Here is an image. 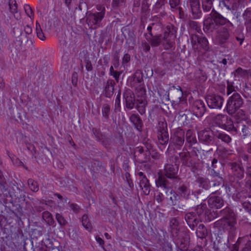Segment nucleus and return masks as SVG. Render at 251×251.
<instances>
[{
	"label": "nucleus",
	"mask_w": 251,
	"mask_h": 251,
	"mask_svg": "<svg viewBox=\"0 0 251 251\" xmlns=\"http://www.w3.org/2000/svg\"><path fill=\"white\" fill-rule=\"evenodd\" d=\"M24 9L27 16H30L33 14V11L31 7L28 5H25Z\"/></svg>",
	"instance_id": "64"
},
{
	"label": "nucleus",
	"mask_w": 251,
	"mask_h": 251,
	"mask_svg": "<svg viewBox=\"0 0 251 251\" xmlns=\"http://www.w3.org/2000/svg\"><path fill=\"white\" fill-rule=\"evenodd\" d=\"M178 170V167H175L172 164H167L165 166L164 168V176L166 177L173 179L177 178V173ZM164 176V175H163Z\"/></svg>",
	"instance_id": "16"
},
{
	"label": "nucleus",
	"mask_w": 251,
	"mask_h": 251,
	"mask_svg": "<svg viewBox=\"0 0 251 251\" xmlns=\"http://www.w3.org/2000/svg\"><path fill=\"white\" fill-rule=\"evenodd\" d=\"M158 94L162 102H167L169 100V92L164 90L162 88L159 87L158 89Z\"/></svg>",
	"instance_id": "34"
},
{
	"label": "nucleus",
	"mask_w": 251,
	"mask_h": 251,
	"mask_svg": "<svg viewBox=\"0 0 251 251\" xmlns=\"http://www.w3.org/2000/svg\"><path fill=\"white\" fill-rule=\"evenodd\" d=\"M184 219L187 225L192 230H194L199 222L196 214L193 212L186 213Z\"/></svg>",
	"instance_id": "15"
},
{
	"label": "nucleus",
	"mask_w": 251,
	"mask_h": 251,
	"mask_svg": "<svg viewBox=\"0 0 251 251\" xmlns=\"http://www.w3.org/2000/svg\"><path fill=\"white\" fill-rule=\"evenodd\" d=\"M151 38L149 40L147 37L146 39L149 41L151 45L153 47L158 46L160 44H163V37L161 34L151 36Z\"/></svg>",
	"instance_id": "26"
},
{
	"label": "nucleus",
	"mask_w": 251,
	"mask_h": 251,
	"mask_svg": "<svg viewBox=\"0 0 251 251\" xmlns=\"http://www.w3.org/2000/svg\"><path fill=\"white\" fill-rule=\"evenodd\" d=\"M138 101L139 102L137 104V109L139 113L141 114H144L145 113V105L147 102L143 99L138 100Z\"/></svg>",
	"instance_id": "44"
},
{
	"label": "nucleus",
	"mask_w": 251,
	"mask_h": 251,
	"mask_svg": "<svg viewBox=\"0 0 251 251\" xmlns=\"http://www.w3.org/2000/svg\"><path fill=\"white\" fill-rule=\"evenodd\" d=\"M219 216V213L217 212L211 211L210 209H207L205 211L203 217L206 222H210Z\"/></svg>",
	"instance_id": "32"
},
{
	"label": "nucleus",
	"mask_w": 251,
	"mask_h": 251,
	"mask_svg": "<svg viewBox=\"0 0 251 251\" xmlns=\"http://www.w3.org/2000/svg\"><path fill=\"white\" fill-rule=\"evenodd\" d=\"M193 15H198L201 12L200 0H189Z\"/></svg>",
	"instance_id": "30"
},
{
	"label": "nucleus",
	"mask_w": 251,
	"mask_h": 251,
	"mask_svg": "<svg viewBox=\"0 0 251 251\" xmlns=\"http://www.w3.org/2000/svg\"><path fill=\"white\" fill-rule=\"evenodd\" d=\"M207 209V205L205 203H201V204L197 206L195 208V211L198 216H200L202 214L204 215Z\"/></svg>",
	"instance_id": "40"
},
{
	"label": "nucleus",
	"mask_w": 251,
	"mask_h": 251,
	"mask_svg": "<svg viewBox=\"0 0 251 251\" xmlns=\"http://www.w3.org/2000/svg\"><path fill=\"white\" fill-rule=\"evenodd\" d=\"M103 17H87L86 22L90 28H93L94 25H96L94 28L100 26V23L102 20Z\"/></svg>",
	"instance_id": "22"
},
{
	"label": "nucleus",
	"mask_w": 251,
	"mask_h": 251,
	"mask_svg": "<svg viewBox=\"0 0 251 251\" xmlns=\"http://www.w3.org/2000/svg\"><path fill=\"white\" fill-rule=\"evenodd\" d=\"M235 124L236 125V126L233 124V122L232 119L227 116V120L225 122V123L222 128L236 134L237 133V127L236 123Z\"/></svg>",
	"instance_id": "21"
},
{
	"label": "nucleus",
	"mask_w": 251,
	"mask_h": 251,
	"mask_svg": "<svg viewBox=\"0 0 251 251\" xmlns=\"http://www.w3.org/2000/svg\"><path fill=\"white\" fill-rule=\"evenodd\" d=\"M212 186L218 189L223 184L224 180L222 177L218 176L217 178L212 180L210 181Z\"/></svg>",
	"instance_id": "48"
},
{
	"label": "nucleus",
	"mask_w": 251,
	"mask_h": 251,
	"mask_svg": "<svg viewBox=\"0 0 251 251\" xmlns=\"http://www.w3.org/2000/svg\"><path fill=\"white\" fill-rule=\"evenodd\" d=\"M185 133L180 128H177L171 137L170 141L174 145L181 147L184 143Z\"/></svg>",
	"instance_id": "12"
},
{
	"label": "nucleus",
	"mask_w": 251,
	"mask_h": 251,
	"mask_svg": "<svg viewBox=\"0 0 251 251\" xmlns=\"http://www.w3.org/2000/svg\"><path fill=\"white\" fill-rule=\"evenodd\" d=\"M228 166L230 167L233 175L238 179L236 181V185L235 186L237 189H240L243 185L241 180L244 177V169L243 167L236 162L229 163Z\"/></svg>",
	"instance_id": "5"
},
{
	"label": "nucleus",
	"mask_w": 251,
	"mask_h": 251,
	"mask_svg": "<svg viewBox=\"0 0 251 251\" xmlns=\"http://www.w3.org/2000/svg\"><path fill=\"white\" fill-rule=\"evenodd\" d=\"M134 157L135 160L140 163L147 161V154L144 153V149L141 147H136L134 149Z\"/></svg>",
	"instance_id": "19"
},
{
	"label": "nucleus",
	"mask_w": 251,
	"mask_h": 251,
	"mask_svg": "<svg viewBox=\"0 0 251 251\" xmlns=\"http://www.w3.org/2000/svg\"><path fill=\"white\" fill-rule=\"evenodd\" d=\"M199 37H200L198 35L193 34L191 35V44L192 46L195 45L197 43H198Z\"/></svg>",
	"instance_id": "63"
},
{
	"label": "nucleus",
	"mask_w": 251,
	"mask_h": 251,
	"mask_svg": "<svg viewBox=\"0 0 251 251\" xmlns=\"http://www.w3.org/2000/svg\"><path fill=\"white\" fill-rule=\"evenodd\" d=\"M199 142L206 145L212 144L214 141V136L212 131L209 128H205L198 132Z\"/></svg>",
	"instance_id": "8"
},
{
	"label": "nucleus",
	"mask_w": 251,
	"mask_h": 251,
	"mask_svg": "<svg viewBox=\"0 0 251 251\" xmlns=\"http://www.w3.org/2000/svg\"><path fill=\"white\" fill-rule=\"evenodd\" d=\"M198 44L205 50H207L209 49L208 42L207 39L204 37H199Z\"/></svg>",
	"instance_id": "47"
},
{
	"label": "nucleus",
	"mask_w": 251,
	"mask_h": 251,
	"mask_svg": "<svg viewBox=\"0 0 251 251\" xmlns=\"http://www.w3.org/2000/svg\"><path fill=\"white\" fill-rule=\"evenodd\" d=\"M235 91V88L233 86V83L232 82H230L229 81H227V94L229 95L232 92Z\"/></svg>",
	"instance_id": "57"
},
{
	"label": "nucleus",
	"mask_w": 251,
	"mask_h": 251,
	"mask_svg": "<svg viewBox=\"0 0 251 251\" xmlns=\"http://www.w3.org/2000/svg\"><path fill=\"white\" fill-rule=\"evenodd\" d=\"M199 186L208 190L210 188V181L207 178L203 177H199L196 180Z\"/></svg>",
	"instance_id": "33"
},
{
	"label": "nucleus",
	"mask_w": 251,
	"mask_h": 251,
	"mask_svg": "<svg viewBox=\"0 0 251 251\" xmlns=\"http://www.w3.org/2000/svg\"><path fill=\"white\" fill-rule=\"evenodd\" d=\"M194 114L198 117H201L206 111V107L204 102L200 100L194 101L192 105Z\"/></svg>",
	"instance_id": "14"
},
{
	"label": "nucleus",
	"mask_w": 251,
	"mask_h": 251,
	"mask_svg": "<svg viewBox=\"0 0 251 251\" xmlns=\"http://www.w3.org/2000/svg\"><path fill=\"white\" fill-rule=\"evenodd\" d=\"M244 100L240 95L235 92L230 96L227 101L226 110L229 115H232L242 106Z\"/></svg>",
	"instance_id": "3"
},
{
	"label": "nucleus",
	"mask_w": 251,
	"mask_h": 251,
	"mask_svg": "<svg viewBox=\"0 0 251 251\" xmlns=\"http://www.w3.org/2000/svg\"><path fill=\"white\" fill-rule=\"evenodd\" d=\"M245 186L247 190L248 191V196L251 198V180L248 179L246 180Z\"/></svg>",
	"instance_id": "59"
},
{
	"label": "nucleus",
	"mask_w": 251,
	"mask_h": 251,
	"mask_svg": "<svg viewBox=\"0 0 251 251\" xmlns=\"http://www.w3.org/2000/svg\"><path fill=\"white\" fill-rule=\"evenodd\" d=\"M167 124L164 122H159L157 137L160 144L167 145L169 140V134L167 131Z\"/></svg>",
	"instance_id": "11"
},
{
	"label": "nucleus",
	"mask_w": 251,
	"mask_h": 251,
	"mask_svg": "<svg viewBox=\"0 0 251 251\" xmlns=\"http://www.w3.org/2000/svg\"><path fill=\"white\" fill-rule=\"evenodd\" d=\"M97 9L98 11L97 12L99 16H103L105 14V7L101 5H98Z\"/></svg>",
	"instance_id": "60"
},
{
	"label": "nucleus",
	"mask_w": 251,
	"mask_h": 251,
	"mask_svg": "<svg viewBox=\"0 0 251 251\" xmlns=\"http://www.w3.org/2000/svg\"><path fill=\"white\" fill-rule=\"evenodd\" d=\"M136 92L137 97H141V99H143L142 98H144L145 96L146 95V89L145 87L141 85L136 87ZM143 100H145V99H144Z\"/></svg>",
	"instance_id": "45"
},
{
	"label": "nucleus",
	"mask_w": 251,
	"mask_h": 251,
	"mask_svg": "<svg viewBox=\"0 0 251 251\" xmlns=\"http://www.w3.org/2000/svg\"><path fill=\"white\" fill-rule=\"evenodd\" d=\"M42 218L50 226H52L54 223V220L53 219L51 213L48 211H44L43 212Z\"/></svg>",
	"instance_id": "36"
},
{
	"label": "nucleus",
	"mask_w": 251,
	"mask_h": 251,
	"mask_svg": "<svg viewBox=\"0 0 251 251\" xmlns=\"http://www.w3.org/2000/svg\"><path fill=\"white\" fill-rule=\"evenodd\" d=\"M140 187L145 195H149L151 191V185L147 178L140 180Z\"/></svg>",
	"instance_id": "24"
},
{
	"label": "nucleus",
	"mask_w": 251,
	"mask_h": 251,
	"mask_svg": "<svg viewBox=\"0 0 251 251\" xmlns=\"http://www.w3.org/2000/svg\"><path fill=\"white\" fill-rule=\"evenodd\" d=\"M179 156L183 165L187 167L194 168L195 164L192 159L188 151H182L179 153Z\"/></svg>",
	"instance_id": "17"
},
{
	"label": "nucleus",
	"mask_w": 251,
	"mask_h": 251,
	"mask_svg": "<svg viewBox=\"0 0 251 251\" xmlns=\"http://www.w3.org/2000/svg\"><path fill=\"white\" fill-rule=\"evenodd\" d=\"M143 81V75L141 70H138L133 76V81L135 83H141Z\"/></svg>",
	"instance_id": "37"
},
{
	"label": "nucleus",
	"mask_w": 251,
	"mask_h": 251,
	"mask_svg": "<svg viewBox=\"0 0 251 251\" xmlns=\"http://www.w3.org/2000/svg\"><path fill=\"white\" fill-rule=\"evenodd\" d=\"M186 143L189 144V147H192L193 146L197 145V140L196 136L193 135L191 130H188L186 133Z\"/></svg>",
	"instance_id": "25"
},
{
	"label": "nucleus",
	"mask_w": 251,
	"mask_h": 251,
	"mask_svg": "<svg viewBox=\"0 0 251 251\" xmlns=\"http://www.w3.org/2000/svg\"><path fill=\"white\" fill-rule=\"evenodd\" d=\"M177 192L178 194L183 198H187L189 193L188 188L184 185L180 186L178 188Z\"/></svg>",
	"instance_id": "42"
},
{
	"label": "nucleus",
	"mask_w": 251,
	"mask_h": 251,
	"mask_svg": "<svg viewBox=\"0 0 251 251\" xmlns=\"http://www.w3.org/2000/svg\"><path fill=\"white\" fill-rule=\"evenodd\" d=\"M248 75V72L247 70H243L242 68L239 67L238 68L235 72L234 75L235 76L237 75H239L241 76H244L247 75Z\"/></svg>",
	"instance_id": "56"
},
{
	"label": "nucleus",
	"mask_w": 251,
	"mask_h": 251,
	"mask_svg": "<svg viewBox=\"0 0 251 251\" xmlns=\"http://www.w3.org/2000/svg\"><path fill=\"white\" fill-rule=\"evenodd\" d=\"M190 240L189 231H183L177 239L176 244L178 249L181 251H187L189 247Z\"/></svg>",
	"instance_id": "10"
},
{
	"label": "nucleus",
	"mask_w": 251,
	"mask_h": 251,
	"mask_svg": "<svg viewBox=\"0 0 251 251\" xmlns=\"http://www.w3.org/2000/svg\"><path fill=\"white\" fill-rule=\"evenodd\" d=\"M9 8L12 14H15L17 13V6L16 1L14 0H10L9 2Z\"/></svg>",
	"instance_id": "53"
},
{
	"label": "nucleus",
	"mask_w": 251,
	"mask_h": 251,
	"mask_svg": "<svg viewBox=\"0 0 251 251\" xmlns=\"http://www.w3.org/2000/svg\"><path fill=\"white\" fill-rule=\"evenodd\" d=\"M149 8V4L148 3V0H143L142 3L141 10L143 12H146Z\"/></svg>",
	"instance_id": "62"
},
{
	"label": "nucleus",
	"mask_w": 251,
	"mask_h": 251,
	"mask_svg": "<svg viewBox=\"0 0 251 251\" xmlns=\"http://www.w3.org/2000/svg\"><path fill=\"white\" fill-rule=\"evenodd\" d=\"M219 213V216L222 217V218L219 221L215 223L225 222L229 227V232L233 233L236 230L235 225L236 223L235 215L233 211L229 207H226L225 208L221 210Z\"/></svg>",
	"instance_id": "2"
},
{
	"label": "nucleus",
	"mask_w": 251,
	"mask_h": 251,
	"mask_svg": "<svg viewBox=\"0 0 251 251\" xmlns=\"http://www.w3.org/2000/svg\"><path fill=\"white\" fill-rule=\"evenodd\" d=\"M123 97L125 100L126 106L128 109H132L135 105V96L132 91L127 89L123 93Z\"/></svg>",
	"instance_id": "13"
},
{
	"label": "nucleus",
	"mask_w": 251,
	"mask_h": 251,
	"mask_svg": "<svg viewBox=\"0 0 251 251\" xmlns=\"http://www.w3.org/2000/svg\"><path fill=\"white\" fill-rule=\"evenodd\" d=\"M4 178L2 173L0 171V198L1 197L2 193L6 190L5 186L6 183L4 182Z\"/></svg>",
	"instance_id": "51"
},
{
	"label": "nucleus",
	"mask_w": 251,
	"mask_h": 251,
	"mask_svg": "<svg viewBox=\"0 0 251 251\" xmlns=\"http://www.w3.org/2000/svg\"><path fill=\"white\" fill-rule=\"evenodd\" d=\"M215 37V42L216 44L221 47H224L225 45L228 42L230 37V34L228 29L222 27L216 31Z\"/></svg>",
	"instance_id": "7"
},
{
	"label": "nucleus",
	"mask_w": 251,
	"mask_h": 251,
	"mask_svg": "<svg viewBox=\"0 0 251 251\" xmlns=\"http://www.w3.org/2000/svg\"><path fill=\"white\" fill-rule=\"evenodd\" d=\"M176 30L172 25L166 26L164 32L163 45L165 49H169L173 47V42L176 37Z\"/></svg>",
	"instance_id": "4"
},
{
	"label": "nucleus",
	"mask_w": 251,
	"mask_h": 251,
	"mask_svg": "<svg viewBox=\"0 0 251 251\" xmlns=\"http://www.w3.org/2000/svg\"><path fill=\"white\" fill-rule=\"evenodd\" d=\"M220 165V162H218V159L216 158H214L212 160L211 162V173L214 176H218L219 173L216 171L217 167Z\"/></svg>",
	"instance_id": "35"
},
{
	"label": "nucleus",
	"mask_w": 251,
	"mask_h": 251,
	"mask_svg": "<svg viewBox=\"0 0 251 251\" xmlns=\"http://www.w3.org/2000/svg\"><path fill=\"white\" fill-rule=\"evenodd\" d=\"M36 30L38 37L41 40L44 41L46 39V37L40 27V25L37 22L36 24Z\"/></svg>",
	"instance_id": "49"
},
{
	"label": "nucleus",
	"mask_w": 251,
	"mask_h": 251,
	"mask_svg": "<svg viewBox=\"0 0 251 251\" xmlns=\"http://www.w3.org/2000/svg\"><path fill=\"white\" fill-rule=\"evenodd\" d=\"M197 236L201 239L205 238L208 235V230L203 224H200L196 229Z\"/></svg>",
	"instance_id": "27"
},
{
	"label": "nucleus",
	"mask_w": 251,
	"mask_h": 251,
	"mask_svg": "<svg viewBox=\"0 0 251 251\" xmlns=\"http://www.w3.org/2000/svg\"><path fill=\"white\" fill-rule=\"evenodd\" d=\"M208 203L212 208L220 209L224 205V201L220 197L212 196L208 199Z\"/></svg>",
	"instance_id": "18"
},
{
	"label": "nucleus",
	"mask_w": 251,
	"mask_h": 251,
	"mask_svg": "<svg viewBox=\"0 0 251 251\" xmlns=\"http://www.w3.org/2000/svg\"><path fill=\"white\" fill-rule=\"evenodd\" d=\"M192 148L193 149L191 151V153L192 155L198 157L199 154L201 152V149L198 148L197 147L195 146L194 147H192Z\"/></svg>",
	"instance_id": "61"
},
{
	"label": "nucleus",
	"mask_w": 251,
	"mask_h": 251,
	"mask_svg": "<svg viewBox=\"0 0 251 251\" xmlns=\"http://www.w3.org/2000/svg\"><path fill=\"white\" fill-rule=\"evenodd\" d=\"M227 116L219 114L212 118V121L219 126L222 127L225 122L227 120Z\"/></svg>",
	"instance_id": "28"
},
{
	"label": "nucleus",
	"mask_w": 251,
	"mask_h": 251,
	"mask_svg": "<svg viewBox=\"0 0 251 251\" xmlns=\"http://www.w3.org/2000/svg\"><path fill=\"white\" fill-rule=\"evenodd\" d=\"M208 106L210 108L221 109L224 100V98L218 95H208L206 98Z\"/></svg>",
	"instance_id": "9"
},
{
	"label": "nucleus",
	"mask_w": 251,
	"mask_h": 251,
	"mask_svg": "<svg viewBox=\"0 0 251 251\" xmlns=\"http://www.w3.org/2000/svg\"><path fill=\"white\" fill-rule=\"evenodd\" d=\"M121 90H119L118 91V93L116 96L115 99V110H120L121 108Z\"/></svg>",
	"instance_id": "52"
},
{
	"label": "nucleus",
	"mask_w": 251,
	"mask_h": 251,
	"mask_svg": "<svg viewBox=\"0 0 251 251\" xmlns=\"http://www.w3.org/2000/svg\"><path fill=\"white\" fill-rule=\"evenodd\" d=\"M92 131L93 134L95 135L96 137L99 140H101L102 139L103 135H102L100 130L99 129H97L96 128H93L92 129Z\"/></svg>",
	"instance_id": "58"
},
{
	"label": "nucleus",
	"mask_w": 251,
	"mask_h": 251,
	"mask_svg": "<svg viewBox=\"0 0 251 251\" xmlns=\"http://www.w3.org/2000/svg\"><path fill=\"white\" fill-rule=\"evenodd\" d=\"M169 4L170 6L171 9L172 11H176L178 12L179 16H181L182 9L180 7V0H169Z\"/></svg>",
	"instance_id": "29"
},
{
	"label": "nucleus",
	"mask_w": 251,
	"mask_h": 251,
	"mask_svg": "<svg viewBox=\"0 0 251 251\" xmlns=\"http://www.w3.org/2000/svg\"><path fill=\"white\" fill-rule=\"evenodd\" d=\"M28 185L31 191L36 192L39 190V185L37 182L30 178L27 181Z\"/></svg>",
	"instance_id": "43"
},
{
	"label": "nucleus",
	"mask_w": 251,
	"mask_h": 251,
	"mask_svg": "<svg viewBox=\"0 0 251 251\" xmlns=\"http://www.w3.org/2000/svg\"><path fill=\"white\" fill-rule=\"evenodd\" d=\"M179 223L176 218H172L170 222V226L171 228V232L172 235L174 237L178 236L179 232Z\"/></svg>",
	"instance_id": "23"
},
{
	"label": "nucleus",
	"mask_w": 251,
	"mask_h": 251,
	"mask_svg": "<svg viewBox=\"0 0 251 251\" xmlns=\"http://www.w3.org/2000/svg\"><path fill=\"white\" fill-rule=\"evenodd\" d=\"M155 183L157 187L164 188L166 197H168L172 205H176V201L179 199L178 195L176 192L170 190L168 180L161 173H158V178L155 180Z\"/></svg>",
	"instance_id": "1"
},
{
	"label": "nucleus",
	"mask_w": 251,
	"mask_h": 251,
	"mask_svg": "<svg viewBox=\"0 0 251 251\" xmlns=\"http://www.w3.org/2000/svg\"><path fill=\"white\" fill-rule=\"evenodd\" d=\"M216 137L218 139H220L222 141L226 143H229L231 140L230 137L229 135L222 133H219L216 134Z\"/></svg>",
	"instance_id": "46"
},
{
	"label": "nucleus",
	"mask_w": 251,
	"mask_h": 251,
	"mask_svg": "<svg viewBox=\"0 0 251 251\" xmlns=\"http://www.w3.org/2000/svg\"><path fill=\"white\" fill-rule=\"evenodd\" d=\"M235 118L236 120H239L237 122H245V120L246 118V113L242 109H238L237 111L235 112Z\"/></svg>",
	"instance_id": "38"
},
{
	"label": "nucleus",
	"mask_w": 251,
	"mask_h": 251,
	"mask_svg": "<svg viewBox=\"0 0 251 251\" xmlns=\"http://www.w3.org/2000/svg\"><path fill=\"white\" fill-rule=\"evenodd\" d=\"M115 83L112 79H108L106 81L103 91L104 96L111 98L114 94Z\"/></svg>",
	"instance_id": "20"
},
{
	"label": "nucleus",
	"mask_w": 251,
	"mask_h": 251,
	"mask_svg": "<svg viewBox=\"0 0 251 251\" xmlns=\"http://www.w3.org/2000/svg\"><path fill=\"white\" fill-rule=\"evenodd\" d=\"M56 219L58 222V223L61 226H65L67 224V221L64 219V218L62 216V215L57 213L56 214Z\"/></svg>",
	"instance_id": "55"
},
{
	"label": "nucleus",
	"mask_w": 251,
	"mask_h": 251,
	"mask_svg": "<svg viewBox=\"0 0 251 251\" xmlns=\"http://www.w3.org/2000/svg\"><path fill=\"white\" fill-rule=\"evenodd\" d=\"M226 22L224 17H208L204 21V29L207 30L217 29L219 25H223Z\"/></svg>",
	"instance_id": "6"
},
{
	"label": "nucleus",
	"mask_w": 251,
	"mask_h": 251,
	"mask_svg": "<svg viewBox=\"0 0 251 251\" xmlns=\"http://www.w3.org/2000/svg\"><path fill=\"white\" fill-rule=\"evenodd\" d=\"M101 111L103 117L106 120L108 119L110 113V105L107 103L103 104Z\"/></svg>",
	"instance_id": "41"
},
{
	"label": "nucleus",
	"mask_w": 251,
	"mask_h": 251,
	"mask_svg": "<svg viewBox=\"0 0 251 251\" xmlns=\"http://www.w3.org/2000/svg\"><path fill=\"white\" fill-rule=\"evenodd\" d=\"M165 194V190L163 189V190L162 192H159L156 196H155V199L156 201L158 203H160L162 202V201L164 199H168V197H166V196H165L164 195Z\"/></svg>",
	"instance_id": "54"
},
{
	"label": "nucleus",
	"mask_w": 251,
	"mask_h": 251,
	"mask_svg": "<svg viewBox=\"0 0 251 251\" xmlns=\"http://www.w3.org/2000/svg\"><path fill=\"white\" fill-rule=\"evenodd\" d=\"M130 120L138 130L141 131L142 127V122L140 118L138 115L135 114L131 115L130 117Z\"/></svg>",
	"instance_id": "31"
},
{
	"label": "nucleus",
	"mask_w": 251,
	"mask_h": 251,
	"mask_svg": "<svg viewBox=\"0 0 251 251\" xmlns=\"http://www.w3.org/2000/svg\"><path fill=\"white\" fill-rule=\"evenodd\" d=\"M82 223L83 226L87 229H91V224L87 215H84L82 217Z\"/></svg>",
	"instance_id": "50"
},
{
	"label": "nucleus",
	"mask_w": 251,
	"mask_h": 251,
	"mask_svg": "<svg viewBox=\"0 0 251 251\" xmlns=\"http://www.w3.org/2000/svg\"><path fill=\"white\" fill-rule=\"evenodd\" d=\"M246 122H237V131L239 129L241 130L244 136H246L248 134V130L249 128V126L244 124Z\"/></svg>",
	"instance_id": "39"
}]
</instances>
